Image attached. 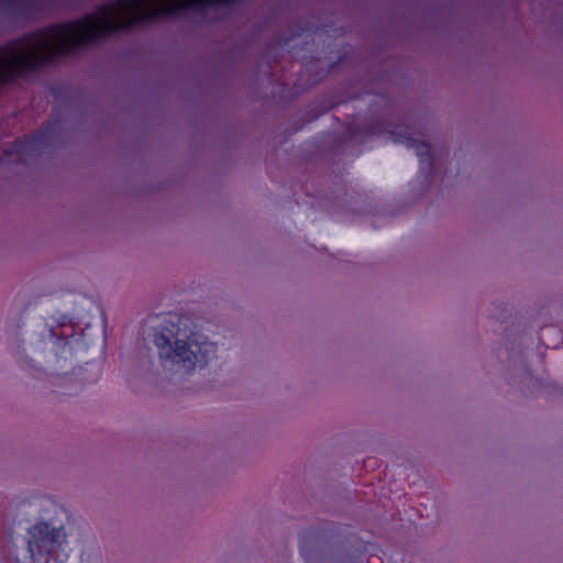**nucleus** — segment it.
I'll use <instances>...</instances> for the list:
<instances>
[{"label": "nucleus", "instance_id": "nucleus-2", "mask_svg": "<svg viewBox=\"0 0 563 563\" xmlns=\"http://www.w3.org/2000/svg\"><path fill=\"white\" fill-rule=\"evenodd\" d=\"M26 544L34 563H65L68 559L63 527L38 521L27 529Z\"/></svg>", "mask_w": 563, "mask_h": 563}, {"label": "nucleus", "instance_id": "nucleus-6", "mask_svg": "<svg viewBox=\"0 0 563 563\" xmlns=\"http://www.w3.org/2000/svg\"><path fill=\"white\" fill-rule=\"evenodd\" d=\"M299 552H300V555L306 560V561H310V555H309V551L307 549V547L305 545V542H303V539L301 538L300 542H299Z\"/></svg>", "mask_w": 563, "mask_h": 563}, {"label": "nucleus", "instance_id": "nucleus-7", "mask_svg": "<svg viewBox=\"0 0 563 563\" xmlns=\"http://www.w3.org/2000/svg\"><path fill=\"white\" fill-rule=\"evenodd\" d=\"M5 4L10 8H20L19 0H4Z\"/></svg>", "mask_w": 563, "mask_h": 563}, {"label": "nucleus", "instance_id": "nucleus-3", "mask_svg": "<svg viewBox=\"0 0 563 563\" xmlns=\"http://www.w3.org/2000/svg\"><path fill=\"white\" fill-rule=\"evenodd\" d=\"M393 142L402 144L408 148H412L420 161L418 177H421L426 185H430L434 177V161L429 143L422 140V134L413 126L406 124H397L390 131Z\"/></svg>", "mask_w": 563, "mask_h": 563}, {"label": "nucleus", "instance_id": "nucleus-8", "mask_svg": "<svg viewBox=\"0 0 563 563\" xmlns=\"http://www.w3.org/2000/svg\"><path fill=\"white\" fill-rule=\"evenodd\" d=\"M14 563H21L19 560H16Z\"/></svg>", "mask_w": 563, "mask_h": 563}, {"label": "nucleus", "instance_id": "nucleus-5", "mask_svg": "<svg viewBox=\"0 0 563 563\" xmlns=\"http://www.w3.org/2000/svg\"><path fill=\"white\" fill-rule=\"evenodd\" d=\"M382 132L380 124L372 123L363 129L355 125H349L347 128V140L351 142L357 141L358 137H372Z\"/></svg>", "mask_w": 563, "mask_h": 563}, {"label": "nucleus", "instance_id": "nucleus-1", "mask_svg": "<svg viewBox=\"0 0 563 563\" xmlns=\"http://www.w3.org/2000/svg\"><path fill=\"white\" fill-rule=\"evenodd\" d=\"M154 344L163 361L173 366H181L187 372H192L197 366L207 365L217 353L216 343L200 341L194 334L187 340H181L173 331L170 335L164 331L155 333Z\"/></svg>", "mask_w": 563, "mask_h": 563}, {"label": "nucleus", "instance_id": "nucleus-4", "mask_svg": "<svg viewBox=\"0 0 563 563\" xmlns=\"http://www.w3.org/2000/svg\"><path fill=\"white\" fill-rule=\"evenodd\" d=\"M47 141V130L42 128L32 135L14 141L4 152L5 156H16L18 162H25L36 156Z\"/></svg>", "mask_w": 563, "mask_h": 563}]
</instances>
